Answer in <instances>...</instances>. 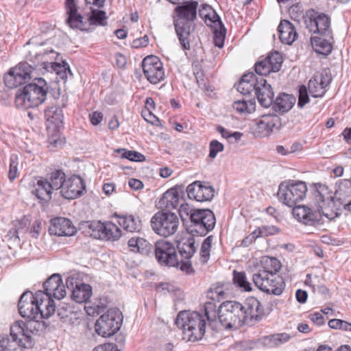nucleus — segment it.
<instances>
[{"label": "nucleus", "instance_id": "1", "mask_svg": "<svg viewBox=\"0 0 351 351\" xmlns=\"http://www.w3.org/2000/svg\"><path fill=\"white\" fill-rule=\"evenodd\" d=\"M29 62H21L16 66L12 68L4 75L5 85L10 88H16L27 83L34 77L37 71L55 73L56 79L65 81L68 74L72 75L70 66L65 61L62 63L53 62L58 54L53 50L36 51L34 54L29 52Z\"/></svg>", "mask_w": 351, "mask_h": 351}, {"label": "nucleus", "instance_id": "2", "mask_svg": "<svg viewBox=\"0 0 351 351\" xmlns=\"http://www.w3.org/2000/svg\"><path fill=\"white\" fill-rule=\"evenodd\" d=\"M195 240L193 237L183 239L177 246L180 258H179L174 245L165 240H159L155 243L154 253L158 263L160 266L176 267L188 275L195 274L191 258L196 252Z\"/></svg>", "mask_w": 351, "mask_h": 351}, {"label": "nucleus", "instance_id": "3", "mask_svg": "<svg viewBox=\"0 0 351 351\" xmlns=\"http://www.w3.org/2000/svg\"><path fill=\"white\" fill-rule=\"evenodd\" d=\"M217 319V305L213 302L204 304L203 313L180 311L176 320V326L182 330V339L186 341L201 340L206 332L207 322Z\"/></svg>", "mask_w": 351, "mask_h": 351}, {"label": "nucleus", "instance_id": "4", "mask_svg": "<svg viewBox=\"0 0 351 351\" xmlns=\"http://www.w3.org/2000/svg\"><path fill=\"white\" fill-rule=\"evenodd\" d=\"M282 62V55L278 51H274L255 64V71L258 75H261V80L256 84L254 92L258 101L263 108H267L272 105L274 96L271 86L264 77L271 72H278Z\"/></svg>", "mask_w": 351, "mask_h": 351}, {"label": "nucleus", "instance_id": "5", "mask_svg": "<svg viewBox=\"0 0 351 351\" xmlns=\"http://www.w3.org/2000/svg\"><path fill=\"white\" fill-rule=\"evenodd\" d=\"M315 197L319 202H324V208H332L331 213H326L330 219H335L341 215L343 209L351 212V187L344 184H336L335 193L325 184H317Z\"/></svg>", "mask_w": 351, "mask_h": 351}, {"label": "nucleus", "instance_id": "6", "mask_svg": "<svg viewBox=\"0 0 351 351\" xmlns=\"http://www.w3.org/2000/svg\"><path fill=\"white\" fill-rule=\"evenodd\" d=\"M198 2L184 1L178 5L175 9L173 22L176 35L184 50L190 49L189 36L194 31L193 22L197 18Z\"/></svg>", "mask_w": 351, "mask_h": 351}, {"label": "nucleus", "instance_id": "7", "mask_svg": "<svg viewBox=\"0 0 351 351\" xmlns=\"http://www.w3.org/2000/svg\"><path fill=\"white\" fill-rule=\"evenodd\" d=\"M48 90L46 81L42 77H35L32 82L22 90H18L15 96V106L22 110L37 107L45 101Z\"/></svg>", "mask_w": 351, "mask_h": 351}, {"label": "nucleus", "instance_id": "8", "mask_svg": "<svg viewBox=\"0 0 351 351\" xmlns=\"http://www.w3.org/2000/svg\"><path fill=\"white\" fill-rule=\"evenodd\" d=\"M243 304L237 301H226L217 308V318L226 329L237 330L246 324Z\"/></svg>", "mask_w": 351, "mask_h": 351}, {"label": "nucleus", "instance_id": "9", "mask_svg": "<svg viewBox=\"0 0 351 351\" xmlns=\"http://www.w3.org/2000/svg\"><path fill=\"white\" fill-rule=\"evenodd\" d=\"M317 184H321L320 183L314 184L311 191L315 197V199L318 205L319 209H314L306 206H298L293 208V216L301 223L306 226H318L324 224V221L323 216L328 218L326 216V213H331L332 208H324L325 206L323 203L319 202L315 197V187ZM332 219L331 220H332ZM329 220H330L329 219Z\"/></svg>", "mask_w": 351, "mask_h": 351}, {"label": "nucleus", "instance_id": "10", "mask_svg": "<svg viewBox=\"0 0 351 351\" xmlns=\"http://www.w3.org/2000/svg\"><path fill=\"white\" fill-rule=\"evenodd\" d=\"M186 224V230L191 234L204 237L213 230L216 223L214 213L208 208H198L192 214L191 219Z\"/></svg>", "mask_w": 351, "mask_h": 351}, {"label": "nucleus", "instance_id": "11", "mask_svg": "<svg viewBox=\"0 0 351 351\" xmlns=\"http://www.w3.org/2000/svg\"><path fill=\"white\" fill-rule=\"evenodd\" d=\"M307 186L304 182H284L280 184L277 195L280 202L291 208L306 197Z\"/></svg>", "mask_w": 351, "mask_h": 351}, {"label": "nucleus", "instance_id": "12", "mask_svg": "<svg viewBox=\"0 0 351 351\" xmlns=\"http://www.w3.org/2000/svg\"><path fill=\"white\" fill-rule=\"evenodd\" d=\"M179 224L177 215L169 211H158L151 219L153 230L157 234L164 237L174 234L178 230Z\"/></svg>", "mask_w": 351, "mask_h": 351}, {"label": "nucleus", "instance_id": "13", "mask_svg": "<svg viewBox=\"0 0 351 351\" xmlns=\"http://www.w3.org/2000/svg\"><path fill=\"white\" fill-rule=\"evenodd\" d=\"M122 322L123 316L119 309L110 308L97 320L95 331L103 337H110L120 329Z\"/></svg>", "mask_w": 351, "mask_h": 351}, {"label": "nucleus", "instance_id": "14", "mask_svg": "<svg viewBox=\"0 0 351 351\" xmlns=\"http://www.w3.org/2000/svg\"><path fill=\"white\" fill-rule=\"evenodd\" d=\"M88 229L87 233L94 239L117 241L121 236V229L112 221H86L84 225Z\"/></svg>", "mask_w": 351, "mask_h": 351}, {"label": "nucleus", "instance_id": "15", "mask_svg": "<svg viewBox=\"0 0 351 351\" xmlns=\"http://www.w3.org/2000/svg\"><path fill=\"white\" fill-rule=\"evenodd\" d=\"M304 23L310 32L332 38L330 18L325 13L308 10L304 16Z\"/></svg>", "mask_w": 351, "mask_h": 351}, {"label": "nucleus", "instance_id": "16", "mask_svg": "<svg viewBox=\"0 0 351 351\" xmlns=\"http://www.w3.org/2000/svg\"><path fill=\"white\" fill-rule=\"evenodd\" d=\"M43 295L41 292H36L34 295L31 291L24 292L18 304L19 314L24 318L39 319L38 312L42 307V304H39V299Z\"/></svg>", "mask_w": 351, "mask_h": 351}, {"label": "nucleus", "instance_id": "17", "mask_svg": "<svg viewBox=\"0 0 351 351\" xmlns=\"http://www.w3.org/2000/svg\"><path fill=\"white\" fill-rule=\"evenodd\" d=\"M142 67L145 77L151 84H156L165 80L163 64L157 56L145 57L143 60Z\"/></svg>", "mask_w": 351, "mask_h": 351}, {"label": "nucleus", "instance_id": "18", "mask_svg": "<svg viewBox=\"0 0 351 351\" xmlns=\"http://www.w3.org/2000/svg\"><path fill=\"white\" fill-rule=\"evenodd\" d=\"M272 277L271 275L265 272L257 271L252 275V280L255 286L261 291L268 294L280 295L283 292L285 283L282 278H278V282H276L277 287L271 289L269 282L271 283L272 282Z\"/></svg>", "mask_w": 351, "mask_h": 351}, {"label": "nucleus", "instance_id": "19", "mask_svg": "<svg viewBox=\"0 0 351 351\" xmlns=\"http://www.w3.org/2000/svg\"><path fill=\"white\" fill-rule=\"evenodd\" d=\"M188 197L197 202H210L215 196V190L210 184L195 181L186 188Z\"/></svg>", "mask_w": 351, "mask_h": 351}, {"label": "nucleus", "instance_id": "20", "mask_svg": "<svg viewBox=\"0 0 351 351\" xmlns=\"http://www.w3.org/2000/svg\"><path fill=\"white\" fill-rule=\"evenodd\" d=\"M26 322L17 321L12 326V332L20 335L26 341L25 345L27 346H33V341L32 335L38 332V328L40 326V319H29Z\"/></svg>", "mask_w": 351, "mask_h": 351}, {"label": "nucleus", "instance_id": "21", "mask_svg": "<svg viewBox=\"0 0 351 351\" xmlns=\"http://www.w3.org/2000/svg\"><path fill=\"white\" fill-rule=\"evenodd\" d=\"M243 309L245 317H246L245 324L247 325H254L258 322L265 314L263 304L254 297H250L245 300Z\"/></svg>", "mask_w": 351, "mask_h": 351}, {"label": "nucleus", "instance_id": "22", "mask_svg": "<svg viewBox=\"0 0 351 351\" xmlns=\"http://www.w3.org/2000/svg\"><path fill=\"white\" fill-rule=\"evenodd\" d=\"M43 291H38L43 293V296L53 297L61 300L66 295V290L63 285L60 275L54 274L51 275L44 283Z\"/></svg>", "mask_w": 351, "mask_h": 351}, {"label": "nucleus", "instance_id": "23", "mask_svg": "<svg viewBox=\"0 0 351 351\" xmlns=\"http://www.w3.org/2000/svg\"><path fill=\"white\" fill-rule=\"evenodd\" d=\"M85 191L84 181L80 176L73 175L66 179L61 195L65 199H73L80 197Z\"/></svg>", "mask_w": 351, "mask_h": 351}, {"label": "nucleus", "instance_id": "24", "mask_svg": "<svg viewBox=\"0 0 351 351\" xmlns=\"http://www.w3.org/2000/svg\"><path fill=\"white\" fill-rule=\"evenodd\" d=\"M281 126L280 118L275 114H265L257 121L258 136L264 137L269 135L274 129L279 130Z\"/></svg>", "mask_w": 351, "mask_h": 351}, {"label": "nucleus", "instance_id": "25", "mask_svg": "<svg viewBox=\"0 0 351 351\" xmlns=\"http://www.w3.org/2000/svg\"><path fill=\"white\" fill-rule=\"evenodd\" d=\"M77 232L76 228L69 219L56 217L51 220L49 232L58 237H71Z\"/></svg>", "mask_w": 351, "mask_h": 351}, {"label": "nucleus", "instance_id": "26", "mask_svg": "<svg viewBox=\"0 0 351 351\" xmlns=\"http://www.w3.org/2000/svg\"><path fill=\"white\" fill-rule=\"evenodd\" d=\"M26 341L20 335L12 332L10 328V335H0V351H25L31 346L25 345Z\"/></svg>", "mask_w": 351, "mask_h": 351}, {"label": "nucleus", "instance_id": "27", "mask_svg": "<svg viewBox=\"0 0 351 351\" xmlns=\"http://www.w3.org/2000/svg\"><path fill=\"white\" fill-rule=\"evenodd\" d=\"M65 7L68 15L66 23L73 29L82 30L85 23L83 21L82 16L78 13L77 5L75 0H66Z\"/></svg>", "mask_w": 351, "mask_h": 351}, {"label": "nucleus", "instance_id": "28", "mask_svg": "<svg viewBox=\"0 0 351 351\" xmlns=\"http://www.w3.org/2000/svg\"><path fill=\"white\" fill-rule=\"evenodd\" d=\"M53 191L48 179L42 178L37 181L32 193L40 202L47 203L52 198Z\"/></svg>", "mask_w": 351, "mask_h": 351}, {"label": "nucleus", "instance_id": "29", "mask_svg": "<svg viewBox=\"0 0 351 351\" xmlns=\"http://www.w3.org/2000/svg\"><path fill=\"white\" fill-rule=\"evenodd\" d=\"M280 41L284 44L291 45L298 36L294 25L287 20H282L278 27Z\"/></svg>", "mask_w": 351, "mask_h": 351}, {"label": "nucleus", "instance_id": "30", "mask_svg": "<svg viewBox=\"0 0 351 351\" xmlns=\"http://www.w3.org/2000/svg\"><path fill=\"white\" fill-rule=\"evenodd\" d=\"M128 245L130 251L145 256L152 253L153 245L143 237H132L128 240Z\"/></svg>", "mask_w": 351, "mask_h": 351}, {"label": "nucleus", "instance_id": "31", "mask_svg": "<svg viewBox=\"0 0 351 351\" xmlns=\"http://www.w3.org/2000/svg\"><path fill=\"white\" fill-rule=\"evenodd\" d=\"M295 97L285 93H280L272 104V108L276 112L285 113L289 112L295 103Z\"/></svg>", "mask_w": 351, "mask_h": 351}, {"label": "nucleus", "instance_id": "32", "mask_svg": "<svg viewBox=\"0 0 351 351\" xmlns=\"http://www.w3.org/2000/svg\"><path fill=\"white\" fill-rule=\"evenodd\" d=\"M183 193L182 186L172 187L162 195L160 204L167 208H176L180 202V193Z\"/></svg>", "mask_w": 351, "mask_h": 351}, {"label": "nucleus", "instance_id": "33", "mask_svg": "<svg viewBox=\"0 0 351 351\" xmlns=\"http://www.w3.org/2000/svg\"><path fill=\"white\" fill-rule=\"evenodd\" d=\"M311 43L316 53L328 56L332 50L333 36H332V38L326 36L325 38L317 36H311Z\"/></svg>", "mask_w": 351, "mask_h": 351}, {"label": "nucleus", "instance_id": "34", "mask_svg": "<svg viewBox=\"0 0 351 351\" xmlns=\"http://www.w3.org/2000/svg\"><path fill=\"white\" fill-rule=\"evenodd\" d=\"M93 294L92 287L84 282L76 284L71 298L77 303H86Z\"/></svg>", "mask_w": 351, "mask_h": 351}, {"label": "nucleus", "instance_id": "35", "mask_svg": "<svg viewBox=\"0 0 351 351\" xmlns=\"http://www.w3.org/2000/svg\"><path fill=\"white\" fill-rule=\"evenodd\" d=\"M119 224L125 230L130 232H138L142 228L139 217L132 215L120 217Z\"/></svg>", "mask_w": 351, "mask_h": 351}, {"label": "nucleus", "instance_id": "36", "mask_svg": "<svg viewBox=\"0 0 351 351\" xmlns=\"http://www.w3.org/2000/svg\"><path fill=\"white\" fill-rule=\"evenodd\" d=\"M262 269L259 272H265L269 275H276L281 268V263L279 260L275 257L265 256L261 261Z\"/></svg>", "mask_w": 351, "mask_h": 351}, {"label": "nucleus", "instance_id": "37", "mask_svg": "<svg viewBox=\"0 0 351 351\" xmlns=\"http://www.w3.org/2000/svg\"><path fill=\"white\" fill-rule=\"evenodd\" d=\"M53 297L42 296L39 299V304H42V307L39 311V319H47L51 316L56 311V304Z\"/></svg>", "mask_w": 351, "mask_h": 351}, {"label": "nucleus", "instance_id": "38", "mask_svg": "<svg viewBox=\"0 0 351 351\" xmlns=\"http://www.w3.org/2000/svg\"><path fill=\"white\" fill-rule=\"evenodd\" d=\"M45 118L47 122L53 123L56 127H59L64 119V114L62 108L53 106L47 108L45 110Z\"/></svg>", "mask_w": 351, "mask_h": 351}, {"label": "nucleus", "instance_id": "39", "mask_svg": "<svg viewBox=\"0 0 351 351\" xmlns=\"http://www.w3.org/2000/svg\"><path fill=\"white\" fill-rule=\"evenodd\" d=\"M48 179V183L50 184L53 191L60 190L62 191V188L66 182V175L64 172L61 169H57L48 174L46 178Z\"/></svg>", "mask_w": 351, "mask_h": 351}, {"label": "nucleus", "instance_id": "40", "mask_svg": "<svg viewBox=\"0 0 351 351\" xmlns=\"http://www.w3.org/2000/svg\"><path fill=\"white\" fill-rule=\"evenodd\" d=\"M233 282L235 286L243 291H252L251 283L247 280L246 274L243 271H233Z\"/></svg>", "mask_w": 351, "mask_h": 351}, {"label": "nucleus", "instance_id": "41", "mask_svg": "<svg viewBox=\"0 0 351 351\" xmlns=\"http://www.w3.org/2000/svg\"><path fill=\"white\" fill-rule=\"evenodd\" d=\"M88 19L90 25L104 26L107 24V16L104 10L91 9Z\"/></svg>", "mask_w": 351, "mask_h": 351}, {"label": "nucleus", "instance_id": "42", "mask_svg": "<svg viewBox=\"0 0 351 351\" xmlns=\"http://www.w3.org/2000/svg\"><path fill=\"white\" fill-rule=\"evenodd\" d=\"M233 108L240 113H251L254 111L256 102L254 99L238 100L234 102Z\"/></svg>", "mask_w": 351, "mask_h": 351}, {"label": "nucleus", "instance_id": "43", "mask_svg": "<svg viewBox=\"0 0 351 351\" xmlns=\"http://www.w3.org/2000/svg\"><path fill=\"white\" fill-rule=\"evenodd\" d=\"M290 335L287 333H277L266 336L264 338L265 343L269 347H275L287 342L290 339Z\"/></svg>", "mask_w": 351, "mask_h": 351}, {"label": "nucleus", "instance_id": "44", "mask_svg": "<svg viewBox=\"0 0 351 351\" xmlns=\"http://www.w3.org/2000/svg\"><path fill=\"white\" fill-rule=\"evenodd\" d=\"M308 88L310 94L313 97H322L327 91V89L323 88L321 84L313 77L309 80Z\"/></svg>", "mask_w": 351, "mask_h": 351}, {"label": "nucleus", "instance_id": "45", "mask_svg": "<svg viewBox=\"0 0 351 351\" xmlns=\"http://www.w3.org/2000/svg\"><path fill=\"white\" fill-rule=\"evenodd\" d=\"M115 152L121 154V158H126L130 161L143 162L145 160L144 155L136 151L118 149Z\"/></svg>", "mask_w": 351, "mask_h": 351}, {"label": "nucleus", "instance_id": "46", "mask_svg": "<svg viewBox=\"0 0 351 351\" xmlns=\"http://www.w3.org/2000/svg\"><path fill=\"white\" fill-rule=\"evenodd\" d=\"M214 29L213 42L216 47L222 48L224 45V40L226 34V29L222 23Z\"/></svg>", "mask_w": 351, "mask_h": 351}, {"label": "nucleus", "instance_id": "47", "mask_svg": "<svg viewBox=\"0 0 351 351\" xmlns=\"http://www.w3.org/2000/svg\"><path fill=\"white\" fill-rule=\"evenodd\" d=\"M213 239L214 237L213 235H210L206 237L202 243L200 256L204 263H207L210 258V252Z\"/></svg>", "mask_w": 351, "mask_h": 351}, {"label": "nucleus", "instance_id": "48", "mask_svg": "<svg viewBox=\"0 0 351 351\" xmlns=\"http://www.w3.org/2000/svg\"><path fill=\"white\" fill-rule=\"evenodd\" d=\"M197 208L191 207L188 204H182L179 208V215L184 224L188 223L191 219L192 214L196 211Z\"/></svg>", "mask_w": 351, "mask_h": 351}, {"label": "nucleus", "instance_id": "49", "mask_svg": "<svg viewBox=\"0 0 351 351\" xmlns=\"http://www.w3.org/2000/svg\"><path fill=\"white\" fill-rule=\"evenodd\" d=\"M18 160V156L16 154H12L10 155L8 172V178L10 181H13L17 177L19 165Z\"/></svg>", "mask_w": 351, "mask_h": 351}, {"label": "nucleus", "instance_id": "50", "mask_svg": "<svg viewBox=\"0 0 351 351\" xmlns=\"http://www.w3.org/2000/svg\"><path fill=\"white\" fill-rule=\"evenodd\" d=\"M328 326L332 329H340L343 331L351 332V323L342 319H330L328 322Z\"/></svg>", "mask_w": 351, "mask_h": 351}, {"label": "nucleus", "instance_id": "51", "mask_svg": "<svg viewBox=\"0 0 351 351\" xmlns=\"http://www.w3.org/2000/svg\"><path fill=\"white\" fill-rule=\"evenodd\" d=\"M309 102V96L308 89L304 85H301L298 88V107L302 108L307 103Z\"/></svg>", "mask_w": 351, "mask_h": 351}, {"label": "nucleus", "instance_id": "52", "mask_svg": "<svg viewBox=\"0 0 351 351\" xmlns=\"http://www.w3.org/2000/svg\"><path fill=\"white\" fill-rule=\"evenodd\" d=\"M203 20L208 26L212 28H216L218 25H221L223 23L220 16L217 14L215 10L213 15L211 13L207 14L206 18H204Z\"/></svg>", "mask_w": 351, "mask_h": 351}, {"label": "nucleus", "instance_id": "53", "mask_svg": "<svg viewBox=\"0 0 351 351\" xmlns=\"http://www.w3.org/2000/svg\"><path fill=\"white\" fill-rule=\"evenodd\" d=\"M223 149V145L217 140L211 141L209 144V157L215 158L217 154L222 152Z\"/></svg>", "mask_w": 351, "mask_h": 351}, {"label": "nucleus", "instance_id": "54", "mask_svg": "<svg viewBox=\"0 0 351 351\" xmlns=\"http://www.w3.org/2000/svg\"><path fill=\"white\" fill-rule=\"evenodd\" d=\"M3 241L10 242L12 244L17 245L20 242L19 232L16 228H12L4 236Z\"/></svg>", "mask_w": 351, "mask_h": 351}, {"label": "nucleus", "instance_id": "55", "mask_svg": "<svg viewBox=\"0 0 351 351\" xmlns=\"http://www.w3.org/2000/svg\"><path fill=\"white\" fill-rule=\"evenodd\" d=\"M256 85H252L245 82L240 81L237 85V90L243 95H250L255 91Z\"/></svg>", "mask_w": 351, "mask_h": 351}, {"label": "nucleus", "instance_id": "56", "mask_svg": "<svg viewBox=\"0 0 351 351\" xmlns=\"http://www.w3.org/2000/svg\"><path fill=\"white\" fill-rule=\"evenodd\" d=\"M42 229V222L40 220L34 221L30 226L29 234L32 237L37 239Z\"/></svg>", "mask_w": 351, "mask_h": 351}, {"label": "nucleus", "instance_id": "57", "mask_svg": "<svg viewBox=\"0 0 351 351\" xmlns=\"http://www.w3.org/2000/svg\"><path fill=\"white\" fill-rule=\"evenodd\" d=\"M261 80V75L256 76L254 73L250 72L243 75L240 81L245 82L252 85H256Z\"/></svg>", "mask_w": 351, "mask_h": 351}, {"label": "nucleus", "instance_id": "58", "mask_svg": "<svg viewBox=\"0 0 351 351\" xmlns=\"http://www.w3.org/2000/svg\"><path fill=\"white\" fill-rule=\"evenodd\" d=\"M313 78L318 81L324 89H327V87L330 85L332 80L330 75L326 72L322 73L320 76H314Z\"/></svg>", "mask_w": 351, "mask_h": 351}, {"label": "nucleus", "instance_id": "59", "mask_svg": "<svg viewBox=\"0 0 351 351\" xmlns=\"http://www.w3.org/2000/svg\"><path fill=\"white\" fill-rule=\"evenodd\" d=\"M149 44V38L147 35L141 38L133 40L131 43V47L133 48H139L146 47Z\"/></svg>", "mask_w": 351, "mask_h": 351}, {"label": "nucleus", "instance_id": "60", "mask_svg": "<svg viewBox=\"0 0 351 351\" xmlns=\"http://www.w3.org/2000/svg\"><path fill=\"white\" fill-rule=\"evenodd\" d=\"M308 318L311 322L317 326H322L324 324V318L319 312H315L308 315Z\"/></svg>", "mask_w": 351, "mask_h": 351}, {"label": "nucleus", "instance_id": "61", "mask_svg": "<svg viewBox=\"0 0 351 351\" xmlns=\"http://www.w3.org/2000/svg\"><path fill=\"white\" fill-rule=\"evenodd\" d=\"M214 14V9L209 5L204 3L202 4L199 8V15L203 19L206 18L207 14Z\"/></svg>", "mask_w": 351, "mask_h": 351}, {"label": "nucleus", "instance_id": "62", "mask_svg": "<svg viewBox=\"0 0 351 351\" xmlns=\"http://www.w3.org/2000/svg\"><path fill=\"white\" fill-rule=\"evenodd\" d=\"M90 123L93 125H99L103 119V114L100 112H93L89 115Z\"/></svg>", "mask_w": 351, "mask_h": 351}, {"label": "nucleus", "instance_id": "63", "mask_svg": "<svg viewBox=\"0 0 351 351\" xmlns=\"http://www.w3.org/2000/svg\"><path fill=\"white\" fill-rule=\"evenodd\" d=\"M93 351H119L114 343H105L96 347Z\"/></svg>", "mask_w": 351, "mask_h": 351}, {"label": "nucleus", "instance_id": "64", "mask_svg": "<svg viewBox=\"0 0 351 351\" xmlns=\"http://www.w3.org/2000/svg\"><path fill=\"white\" fill-rule=\"evenodd\" d=\"M263 237L274 235L278 232V228L274 226H263L261 227Z\"/></svg>", "mask_w": 351, "mask_h": 351}]
</instances>
